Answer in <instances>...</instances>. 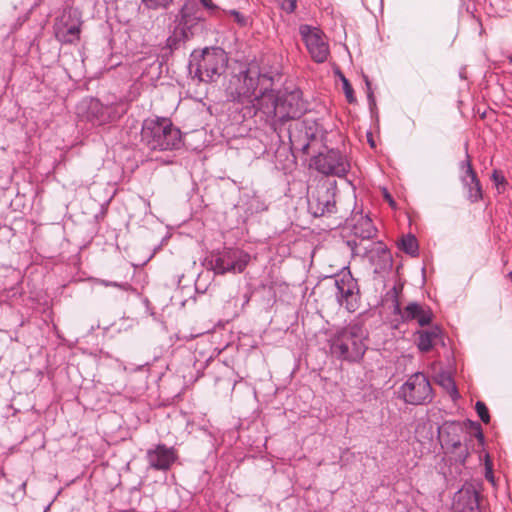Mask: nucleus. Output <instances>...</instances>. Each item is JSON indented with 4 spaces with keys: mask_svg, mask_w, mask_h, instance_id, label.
I'll return each mask as SVG.
<instances>
[{
    "mask_svg": "<svg viewBox=\"0 0 512 512\" xmlns=\"http://www.w3.org/2000/svg\"><path fill=\"white\" fill-rule=\"evenodd\" d=\"M398 394L404 403L413 406L428 405L434 398L431 383L423 372L410 375L399 387Z\"/></svg>",
    "mask_w": 512,
    "mask_h": 512,
    "instance_id": "obj_7",
    "label": "nucleus"
},
{
    "mask_svg": "<svg viewBox=\"0 0 512 512\" xmlns=\"http://www.w3.org/2000/svg\"><path fill=\"white\" fill-rule=\"evenodd\" d=\"M177 19V26L183 28V30L191 34V36H193L192 29L194 26L203 20V18L198 15L192 7H189L187 3L180 8Z\"/></svg>",
    "mask_w": 512,
    "mask_h": 512,
    "instance_id": "obj_22",
    "label": "nucleus"
},
{
    "mask_svg": "<svg viewBox=\"0 0 512 512\" xmlns=\"http://www.w3.org/2000/svg\"><path fill=\"white\" fill-rule=\"evenodd\" d=\"M458 512H480L479 494L473 485H464L454 496Z\"/></svg>",
    "mask_w": 512,
    "mask_h": 512,
    "instance_id": "obj_20",
    "label": "nucleus"
},
{
    "mask_svg": "<svg viewBox=\"0 0 512 512\" xmlns=\"http://www.w3.org/2000/svg\"><path fill=\"white\" fill-rule=\"evenodd\" d=\"M508 276L512 279V271L509 272Z\"/></svg>",
    "mask_w": 512,
    "mask_h": 512,
    "instance_id": "obj_42",
    "label": "nucleus"
},
{
    "mask_svg": "<svg viewBox=\"0 0 512 512\" xmlns=\"http://www.w3.org/2000/svg\"><path fill=\"white\" fill-rule=\"evenodd\" d=\"M441 329L433 326L430 329H423L416 332L417 347L421 352H428L432 349L435 341L441 337Z\"/></svg>",
    "mask_w": 512,
    "mask_h": 512,
    "instance_id": "obj_23",
    "label": "nucleus"
},
{
    "mask_svg": "<svg viewBox=\"0 0 512 512\" xmlns=\"http://www.w3.org/2000/svg\"><path fill=\"white\" fill-rule=\"evenodd\" d=\"M370 261L375 266L376 273L390 269L393 264L392 255L389 249L381 242H375L373 251L370 252Z\"/></svg>",
    "mask_w": 512,
    "mask_h": 512,
    "instance_id": "obj_21",
    "label": "nucleus"
},
{
    "mask_svg": "<svg viewBox=\"0 0 512 512\" xmlns=\"http://www.w3.org/2000/svg\"><path fill=\"white\" fill-rule=\"evenodd\" d=\"M173 0H142L144 5L149 9H167Z\"/></svg>",
    "mask_w": 512,
    "mask_h": 512,
    "instance_id": "obj_29",
    "label": "nucleus"
},
{
    "mask_svg": "<svg viewBox=\"0 0 512 512\" xmlns=\"http://www.w3.org/2000/svg\"><path fill=\"white\" fill-rule=\"evenodd\" d=\"M228 15L232 16L234 18V21L240 26V27H247L249 25V18L245 16L244 14L240 13L236 9H231L224 11Z\"/></svg>",
    "mask_w": 512,
    "mask_h": 512,
    "instance_id": "obj_30",
    "label": "nucleus"
},
{
    "mask_svg": "<svg viewBox=\"0 0 512 512\" xmlns=\"http://www.w3.org/2000/svg\"><path fill=\"white\" fill-rule=\"evenodd\" d=\"M79 114L93 125L101 126L116 121L120 115L112 105H105L96 98H87L78 106Z\"/></svg>",
    "mask_w": 512,
    "mask_h": 512,
    "instance_id": "obj_13",
    "label": "nucleus"
},
{
    "mask_svg": "<svg viewBox=\"0 0 512 512\" xmlns=\"http://www.w3.org/2000/svg\"><path fill=\"white\" fill-rule=\"evenodd\" d=\"M299 34L313 61L324 63L330 55L329 44L324 32L318 27L302 24L299 26Z\"/></svg>",
    "mask_w": 512,
    "mask_h": 512,
    "instance_id": "obj_11",
    "label": "nucleus"
},
{
    "mask_svg": "<svg viewBox=\"0 0 512 512\" xmlns=\"http://www.w3.org/2000/svg\"><path fill=\"white\" fill-rule=\"evenodd\" d=\"M463 426L465 425L468 429H470L471 433H474L475 430H477V424H480L479 422L477 421H472V420H466L464 423H462Z\"/></svg>",
    "mask_w": 512,
    "mask_h": 512,
    "instance_id": "obj_39",
    "label": "nucleus"
},
{
    "mask_svg": "<svg viewBox=\"0 0 512 512\" xmlns=\"http://www.w3.org/2000/svg\"><path fill=\"white\" fill-rule=\"evenodd\" d=\"M141 142L151 151L175 150L182 146V134L168 118H148L142 123Z\"/></svg>",
    "mask_w": 512,
    "mask_h": 512,
    "instance_id": "obj_4",
    "label": "nucleus"
},
{
    "mask_svg": "<svg viewBox=\"0 0 512 512\" xmlns=\"http://www.w3.org/2000/svg\"><path fill=\"white\" fill-rule=\"evenodd\" d=\"M281 10L287 14H292L297 8V0H275Z\"/></svg>",
    "mask_w": 512,
    "mask_h": 512,
    "instance_id": "obj_32",
    "label": "nucleus"
},
{
    "mask_svg": "<svg viewBox=\"0 0 512 512\" xmlns=\"http://www.w3.org/2000/svg\"><path fill=\"white\" fill-rule=\"evenodd\" d=\"M101 284L106 287L112 286V287H117V288H120V289L126 290V291L130 288V284H128V283H119V282H112V281H107V280H102Z\"/></svg>",
    "mask_w": 512,
    "mask_h": 512,
    "instance_id": "obj_36",
    "label": "nucleus"
},
{
    "mask_svg": "<svg viewBox=\"0 0 512 512\" xmlns=\"http://www.w3.org/2000/svg\"><path fill=\"white\" fill-rule=\"evenodd\" d=\"M364 81L366 85V94H367V100L369 104V108L372 111L376 107V100L375 96L371 87V82L367 76H364Z\"/></svg>",
    "mask_w": 512,
    "mask_h": 512,
    "instance_id": "obj_33",
    "label": "nucleus"
},
{
    "mask_svg": "<svg viewBox=\"0 0 512 512\" xmlns=\"http://www.w3.org/2000/svg\"><path fill=\"white\" fill-rule=\"evenodd\" d=\"M368 332L357 320L343 326H333L329 332L328 346L331 356L339 361L359 363L368 349Z\"/></svg>",
    "mask_w": 512,
    "mask_h": 512,
    "instance_id": "obj_2",
    "label": "nucleus"
},
{
    "mask_svg": "<svg viewBox=\"0 0 512 512\" xmlns=\"http://www.w3.org/2000/svg\"><path fill=\"white\" fill-rule=\"evenodd\" d=\"M485 477L488 481L494 482V476H493V469H492V463L489 457V454H486V461H485Z\"/></svg>",
    "mask_w": 512,
    "mask_h": 512,
    "instance_id": "obj_35",
    "label": "nucleus"
},
{
    "mask_svg": "<svg viewBox=\"0 0 512 512\" xmlns=\"http://www.w3.org/2000/svg\"><path fill=\"white\" fill-rule=\"evenodd\" d=\"M335 180H325L319 183L308 197V210L314 217H323L336 212Z\"/></svg>",
    "mask_w": 512,
    "mask_h": 512,
    "instance_id": "obj_8",
    "label": "nucleus"
},
{
    "mask_svg": "<svg viewBox=\"0 0 512 512\" xmlns=\"http://www.w3.org/2000/svg\"><path fill=\"white\" fill-rule=\"evenodd\" d=\"M368 142L370 144L371 147H374L375 146V143H374V140L372 138H369L368 139Z\"/></svg>",
    "mask_w": 512,
    "mask_h": 512,
    "instance_id": "obj_41",
    "label": "nucleus"
},
{
    "mask_svg": "<svg viewBox=\"0 0 512 512\" xmlns=\"http://www.w3.org/2000/svg\"><path fill=\"white\" fill-rule=\"evenodd\" d=\"M350 234L352 239L346 241V245L351 250L352 256L366 257L373 251L375 242L363 245L364 241L372 240L377 234V228L374 226L369 216L354 217L350 225Z\"/></svg>",
    "mask_w": 512,
    "mask_h": 512,
    "instance_id": "obj_6",
    "label": "nucleus"
},
{
    "mask_svg": "<svg viewBox=\"0 0 512 512\" xmlns=\"http://www.w3.org/2000/svg\"><path fill=\"white\" fill-rule=\"evenodd\" d=\"M477 430L474 431V433H472L476 439L478 440L479 444L481 446H484V443H485V437H484V433H483V430H482V427L480 424H477Z\"/></svg>",
    "mask_w": 512,
    "mask_h": 512,
    "instance_id": "obj_38",
    "label": "nucleus"
},
{
    "mask_svg": "<svg viewBox=\"0 0 512 512\" xmlns=\"http://www.w3.org/2000/svg\"><path fill=\"white\" fill-rule=\"evenodd\" d=\"M438 384L450 394L453 400L459 398L456 383L449 373H440L438 375Z\"/></svg>",
    "mask_w": 512,
    "mask_h": 512,
    "instance_id": "obj_25",
    "label": "nucleus"
},
{
    "mask_svg": "<svg viewBox=\"0 0 512 512\" xmlns=\"http://www.w3.org/2000/svg\"><path fill=\"white\" fill-rule=\"evenodd\" d=\"M227 64L228 56L222 48L206 47L190 54L188 72L200 82L211 83L225 72Z\"/></svg>",
    "mask_w": 512,
    "mask_h": 512,
    "instance_id": "obj_5",
    "label": "nucleus"
},
{
    "mask_svg": "<svg viewBox=\"0 0 512 512\" xmlns=\"http://www.w3.org/2000/svg\"><path fill=\"white\" fill-rule=\"evenodd\" d=\"M491 180L495 184L499 193L504 191L505 185L507 184L505 176L499 170H493L491 174Z\"/></svg>",
    "mask_w": 512,
    "mask_h": 512,
    "instance_id": "obj_28",
    "label": "nucleus"
},
{
    "mask_svg": "<svg viewBox=\"0 0 512 512\" xmlns=\"http://www.w3.org/2000/svg\"><path fill=\"white\" fill-rule=\"evenodd\" d=\"M317 124L315 122L302 121L295 123L293 127L285 129L283 127L282 136L287 135L290 143V149L293 152H308L311 142L316 137Z\"/></svg>",
    "mask_w": 512,
    "mask_h": 512,
    "instance_id": "obj_15",
    "label": "nucleus"
},
{
    "mask_svg": "<svg viewBox=\"0 0 512 512\" xmlns=\"http://www.w3.org/2000/svg\"><path fill=\"white\" fill-rule=\"evenodd\" d=\"M199 1L202 4V6L204 8H206L208 11H210L211 13H214L215 11L219 10V7L216 4H214L212 0H199Z\"/></svg>",
    "mask_w": 512,
    "mask_h": 512,
    "instance_id": "obj_37",
    "label": "nucleus"
},
{
    "mask_svg": "<svg viewBox=\"0 0 512 512\" xmlns=\"http://www.w3.org/2000/svg\"><path fill=\"white\" fill-rule=\"evenodd\" d=\"M402 285H394L386 292V300L391 301L392 314L396 315L401 312V304L399 301V296L402 292Z\"/></svg>",
    "mask_w": 512,
    "mask_h": 512,
    "instance_id": "obj_26",
    "label": "nucleus"
},
{
    "mask_svg": "<svg viewBox=\"0 0 512 512\" xmlns=\"http://www.w3.org/2000/svg\"><path fill=\"white\" fill-rule=\"evenodd\" d=\"M334 285L337 303L350 313L357 311L360 307V290L350 271L336 275Z\"/></svg>",
    "mask_w": 512,
    "mask_h": 512,
    "instance_id": "obj_10",
    "label": "nucleus"
},
{
    "mask_svg": "<svg viewBox=\"0 0 512 512\" xmlns=\"http://www.w3.org/2000/svg\"><path fill=\"white\" fill-rule=\"evenodd\" d=\"M177 457L176 450L164 444L156 445L153 449H149L146 454L149 467L161 471L170 469Z\"/></svg>",
    "mask_w": 512,
    "mask_h": 512,
    "instance_id": "obj_18",
    "label": "nucleus"
},
{
    "mask_svg": "<svg viewBox=\"0 0 512 512\" xmlns=\"http://www.w3.org/2000/svg\"><path fill=\"white\" fill-rule=\"evenodd\" d=\"M477 415L485 424L490 422V414L486 404L482 401H477L475 404Z\"/></svg>",
    "mask_w": 512,
    "mask_h": 512,
    "instance_id": "obj_31",
    "label": "nucleus"
},
{
    "mask_svg": "<svg viewBox=\"0 0 512 512\" xmlns=\"http://www.w3.org/2000/svg\"><path fill=\"white\" fill-rule=\"evenodd\" d=\"M402 322L416 321L421 327L428 326L433 319L430 306L416 301L408 303L396 314Z\"/></svg>",
    "mask_w": 512,
    "mask_h": 512,
    "instance_id": "obj_19",
    "label": "nucleus"
},
{
    "mask_svg": "<svg viewBox=\"0 0 512 512\" xmlns=\"http://www.w3.org/2000/svg\"><path fill=\"white\" fill-rule=\"evenodd\" d=\"M81 20L77 11H65L54 25L56 38L64 44H71L79 40Z\"/></svg>",
    "mask_w": 512,
    "mask_h": 512,
    "instance_id": "obj_16",
    "label": "nucleus"
},
{
    "mask_svg": "<svg viewBox=\"0 0 512 512\" xmlns=\"http://www.w3.org/2000/svg\"><path fill=\"white\" fill-rule=\"evenodd\" d=\"M273 86V77L267 73H261L256 64H249L237 74H233L226 87V96L229 101L251 103L264 93H268Z\"/></svg>",
    "mask_w": 512,
    "mask_h": 512,
    "instance_id": "obj_3",
    "label": "nucleus"
},
{
    "mask_svg": "<svg viewBox=\"0 0 512 512\" xmlns=\"http://www.w3.org/2000/svg\"><path fill=\"white\" fill-rule=\"evenodd\" d=\"M314 165L318 172L325 175L344 177L349 172L350 164L338 149L320 152L314 157Z\"/></svg>",
    "mask_w": 512,
    "mask_h": 512,
    "instance_id": "obj_14",
    "label": "nucleus"
},
{
    "mask_svg": "<svg viewBox=\"0 0 512 512\" xmlns=\"http://www.w3.org/2000/svg\"><path fill=\"white\" fill-rule=\"evenodd\" d=\"M343 90L349 103L355 102L354 90L346 78H343Z\"/></svg>",
    "mask_w": 512,
    "mask_h": 512,
    "instance_id": "obj_34",
    "label": "nucleus"
},
{
    "mask_svg": "<svg viewBox=\"0 0 512 512\" xmlns=\"http://www.w3.org/2000/svg\"><path fill=\"white\" fill-rule=\"evenodd\" d=\"M250 261V255L239 248H226L210 264L215 274L241 273Z\"/></svg>",
    "mask_w": 512,
    "mask_h": 512,
    "instance_id": "obj_12",
    "label": "nucleus"
},
{
    "mask_svg": "<svg viewBox=\"0 0 512 512\" xmlns=\"http://www.w3.org/2000/svg\"><path fill=\"white\" fill-rule=\"evenodd\" d=\"M191 37V34L176 25L173 32L168 36L166 45L171 50H176Z\"/></svg>",
    "mask_w": 512,
    "mask_h": 512,
    "instance_id": "obj_24",
    "label": "nucleus"
},
{
    "mask_svg": "<svg viewBox=\"0 0 512 512\" xmlns=\"http://www.w3.org/2000/svg\"><path fill=\"white\" fill-rule=\"evenodd\" d=\"M465 160L461 161L459 168L462 171L460 181L467 192V199L471 203H476L482 200V186L480 180L472 167L470 155L468 153V143H465Z\"/></svg>",
    "mask_w": 512,
    "mask_h": 512,
    "instance_id": "obj_17",
    "label": "nucleus"
},
{
    "mask_svg": "<svg viewBox=\"0 0 512 512\" xmlns=\"http://www.w3.org/2000/svg\"><path fill=\"white\" fill-rule=\"evenodd\" d=\"M400 249L410 256H417L419 245L416 237L410 233L402 237L400 242Z\"/></svg>",
    "mask_w": 512,
    "mask_h": 512,
    "instance_id": "obj_27",
    "label": "nucleus"
},
{
    "mask_svg": "<svg viewBox=\"0 0 512 512\" xmlns=\"http://www.w3.org/2000/svg\"><path fill=\"white\" fill-rule=\"evenodd\" d=\"M437 432L442 447L454 454L455 460L463 465L469 455L466 445L462 444L463 424L460 421H445L438 426Z\"/></svg>",
    "mask_w": 512,
    "mask_h": 512,
    "instance_id": "obj_9",
    "label": "nucleus"
},
{
    "mask_svg": "<svg viewBox=\"0 0 512 512\" xmlns=\"http://www.w3.org/2000/svg\"><path fill=\"white\" fill-rule=\"evenodd\" d=\"M384 197L385 199L389 202V204L391 206H394L395 205V201L394 199L392 198V196L388 193V191L385 189L384 190Z\"/></svg>",
    "mask_w": 512,
    "mask_h": 512,
    "instance_id": "obj_40",
    "label": "nucleus"
},
{
    "mask_svg": "<svg viewBox=\"0 0 512 512\" xmlns=\"http://www.w3.org/2000/svg\"><path fill=\"white\" fill-rule=\"evenodd\" d=\"M254 116L264 121L275 134L277 143H283V126L300 118L307 111V104L300 89L275 92L272 87L253 100Z\"/></svg>",
    "mask_w": 512,
    "mask_h": 512,
    "instance_id": "obj_1",
    "label": "nucleus"
}]
</instances>
